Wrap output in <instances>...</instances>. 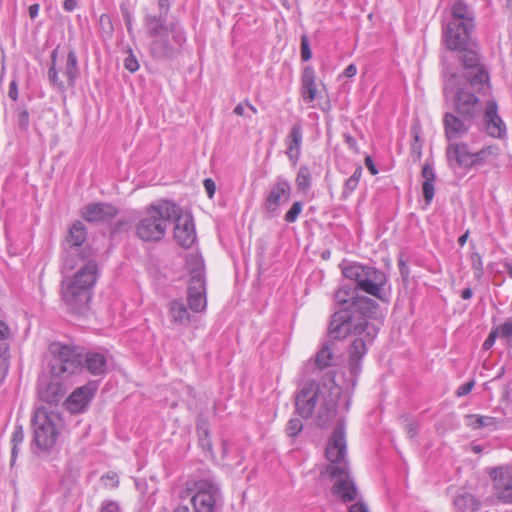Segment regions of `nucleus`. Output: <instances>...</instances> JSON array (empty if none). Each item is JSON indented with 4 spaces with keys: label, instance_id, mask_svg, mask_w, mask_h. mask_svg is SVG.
<instances>
[{
    "label": "nucleus",
    "instance_id": "nucleus-55",
    "mask_svg": "<svg viewBox=\"0 0 512 512\" xmlns=\"http://www.w3.org/2000/svg\"><path fill=\"white\" fill-rule=\"evenodd\" d=\"M344 139H345V142L347 143L348 147L357 152L358 151V148H357V141L354 137H352L351 135L349 134H344Z\"/></svg>",
    "mask_w": 512,
    "mask_h": 512
},
{
    "label": "nucleus",
    "instance_id": "nucleus-43",
    "mask_svg": "<svg viewBox=\"0 0 512 512\" xmlns=\"http://www.w3.org/2000/svg\"><path fill=\"white\" fill-rule=\"evenodd\" d=\"M301 211L302 204L300 202H294L289 211L285 214V221H287L288 223L295 222Z\"/></svg>",
    "mask_w": 512,
    "mask_h": 512
},
{
    "label": "nucleus",
    "instance_id": "nucleus-12",
    "mask_svg": "<svg viewBox=\"0 0 512 512\" xmlns=\"http://www.w3.org/2000/svg\"><path fill=\"white\" fill-rule=\"evenodd\" d=\"M50 373L55 379H67L83 370V354L75 347L52 343L49 346Z\"/></svg>",
    "mask_w": 512,
    "mask_h": 512
},
{
    "label": "nucleus",
    "instance_id": "nucleus-6",
    "mask_svg": "<svg viewBox=\"0 0 512 512\" xmlns=\"http://www.w3.org/2000/svg\"><path fill=\"white\" fill-rule=\"evenodd\" d=\"M80 261L77 272L62 281V300L74 314H83L88 309L98 272L95 260L82 258Z\"/></svg>",
    "mask_w": 512,
    "mask_h": 512
},
{
    "label": "nucleus",
    "instance_id": "nucleus-19",
    "mask_svg": "<svg viewBox=\"0 0 512 512\" xmlns=\"http://www.w3.org/2000/svg\"><path fill=\"white\" fill-rule=\"evenodd\" d=\"M96 389L97 386L94 382L75 389L64 402L67 410L71 413L83 411L93 398Z\"/></svg>",
    "mask_w": 512,
    "mask_h": 512
},
{
    "label": "nucleus",
    "instance_id": "nucleus-44",
    "mask_svg": "<svg viewBox=\"0 0 512 512\" xmlns=\"http://www.w3.org/2000/svg\"><path fill=\"white\" fill-rule=\"evenodd\" d=\"M17 123L21 130H26L29 126V113L27 109L18 107Z\"/></svg>",
    "mask_w": 512,
    "mask_h": 512
},
{
    "label": "nucleus",
    "instance_id": "nucleus-1",
    "mask_svg": "<svg viewBox=\"0 0 512 512\" xmlns=\"http://www.w3.org/2000/svg\"><path fill=\"white\" fill-rule=\"evenodd\" d=\"M451 19L442 27V41L447 50L456 53L463 77L476 90L483 88L489 75L481 62L480 48L472 38L475 16L462 0L451 7Z\"/></svg>",
    "mask_w": 512,
    "mask_h": 512
},
{
    "label": "nucleus",
    "instance_id": "nucleus-10",
    "mask_svg": "<svg viewBox=\"0 0 512 512\" xmlns=\"http://www.w3.org/2000/svg\"><path fill=\"white\" fill-rule=\"evenodd\" d=\"M328 332L331 338L337 340L345 339L350 335L365 334L369 341H373L378 333V328L358 317L354 310L339 308L331 317Z\"/></svg>",
    "mask_w": 512,
    "mask_h": 512
},
{
    "label": "nucleus",
    "instance_id": "nucleus-25",
    "mask_svg": "<svg viewBox=\"0 0 512 512\" xmlns=\"http://www.w3.org/2000/svg\"><path fill=\"white\" fill-rule=\"evenodd\" d=\"M357 338L353 341L350 347L349 356H350V366L353 373H357L360 369V360L362 357L366 354L367 343H371L372 341H369L365 334L362 335H356Z\"/></svg>",
    "mask_w": 512,
    "mask_h": 512
},
{
    "label": "nucleus",
    "instance_id": "nucleus-47",
    "mask_svg": "<svg viewBox=\"0 0 512 512\" xmlns=\"http://www.w3.org/2000/svg\"><path fill=\"white\" fill-rule=\"evenodd\" d=\"M472 266L476 270L477 277H480L483 272V263L480 255L478 253H474L472 255Z\"/></svg>",
    "mask_w": 512,
    "mask_h": 512
},
{
    "label": "nucleus",
    "instance_id": "nucleus-29",
    "mask_svg": "<svg viewBox=\"0 0 512 512\" xmlns=\"http://www.w3.org/2000/svg\"><path fill=\"white\" fill-rule=\"evenodd\" d=\"M86 368L93 375H100L105 372L106 359L100 353H86L83 355V369Z\"/></svg>",
    "mask_w": 512,
    "mask_h": 512
},
{
    "label": "nucleus",
    "instance_id": "nucleus-58",
    "mask_svg": "<svg viewBox=\"0 0 512 512\" xmlns=\"http://www.w3.org/2000/svg\"><path fill=\"white\" fill-rule=\"evenodd\" d=\"M349 512H369V511H368L367 506L364 503L356 502L355 504H353L350 507Z\"/></svg>",
    "mask_w": 512,
    "mask_h": 512
},
{
    "label": "nucleus",
    "instance_id": "nucleus-45",
    "mask_svg": "<svg viewBox=\"0 0 512 512\" xmlns=\"http://www.w3.org/2000/svg\"><path fill=\"white\" fill-rule=\"evenodd\" d=\"M128 56L124 59V67L131 73L136 72L139 69V62L135 55L132 53V50L129 49Z\"/></svg>",
    "mask_w": 512,
    "mask_h": 512
},
{
    "label": "nucleus",
    "instance_id": "nucleus-60",
    "mask_svg": "<svg viewBox=\"0 0 512 512\" xmlns=\"http://www.w3.org/2000/svg\"><path fill=\"white\" fill-rule=\"evenodd\" d=\"M398 264L402 277L406 279L409 276V268L407 264L403 260H400Z\"/></svg>",
    "mask_w": 512,
    "mask_h": 512
},
{
    "label": "nucleus",
    "instance_id": "nucleus-53",
    "mask_svg": "<svg viewBox=\"0 0 512 512\" xmlns=\"http://www.w3.org/2000/svg\"><path fill=\"white\" fill-rule=\"evenodd\" d=\"M203 185H204V188H205L208 196L210 198H212L215 193V189H216L214 181L210 178H207L204 180Z\"/></svg>",
    "mask_w": 512,
    "mask_h": 512
},
{
    "label": "nucleus",
    "instance_id": "nucleus-34",
    "mask_svg": "<svg viewBox=\"0 0 512 512\" xmlns=\"http://www.w3.org/2000/svg\"><path fill=\"white\" fill-rule=\"evenodd\" d=\"M57 55H58V50L54 49L50 55L51 65L48 70V80H49L50 84L53 87H55L58 91L65 92V83L63 80L60 79L58 70L56 68Z\"/></svg>",
    "mask_w": 512,
    "mask_h": 512
},
{
    "label": "nucleus",
    "instance_id": "nucleus-40",
    "mask_svg": "<svg viewBox=\"0 0 512 512\" xmlns=\"http://www.w3.org/2000/svg\"><path fill=\"white\" fill-rule=\"evenodd\" d=\"M9 347L5 344L0 346V382L5 378L8 371Z\"/></svg>",
    "mask_w": 512,
    "mask_h": 512
},
{
    "label": "nucleus",
    "instance_id": "nucleus-2",
    "mask_svg": "<svg viewBox=\"0 0 512 512\" xmlns=\"http://www.w3.org/2000/svg\"><path fill=\"white\" fill-rule=\"evenodd\" d=\"M340 394V386L332 381L328 384L308 381L295 396L296 411L303 418L314 416L318 426L326 427L336 416Z\"/></svg>",
    "mask_w": 512,
    "mask_h": 512
},
{
    "label": "nucleus",
    "instance_id": "nucleus-17",
    "mask_svg": "<svg viewBox=\"0 0 512 512\" xmlns=\"http://www.w3.org/2000/svg\"><path fill=\"white\" fill-rule=\"evenodd\" d=\"M290 194V184L286 180L278 178L271 186L264 202V208L269 217L276 215L279 207L290 199Z\"/></svg>",
    "mask_w": 512,
    "mask_h": 512
},
{
    "label": "nucleus",
    "instance_id": "nucleus-5",
    "mask_svg": "<svg viewBox=\"0 0 512 512\" xmlns=\"http://www.w3.org/2000/svg\"><path fill=\"white\" fill-rule=\"evenodd\" d=\"M444 77V95L446 98L452 96L455 112L465 121L474 123L481 117L483 106L476 95L485 89L489 80L479 91L474 89L463 77V72L458 74L450 67L445 58L442 59Z\"/></svg>",
    "mask_w": 512,
    "mask_h": 512
},
{
    "label": "nucleus",
    "instance_id": "nucleus-3",
    "mask_svg": "<svg viewBox=\"0 0 512 512\" xmlns=\"http://www.w3.org/2000/svg\"><path fill=\"white\" fill-rule=\"evenodd\" d=\"M144 26L151 39L149 54L154 60L168 62L180 54L186 34L177 21L168 22L162 15L147 14Z\"/></svg>",
    "mask_w": 512,
    "mask_h": 512
},
{
    "label": "nucleus",
    "instance_id": "nucleus-20",
    "mask_svg": "<svg viewBox=\"0 0 512 512\" xmlns=\"http://www.w3.org/2000/svg\"><path fill=\"white\" fill-rule=\"evenodd\" d=\"M444 129L447 139L451 142L457 140L468 133L470 125L461 116H457L451 112H447L443 119Z\"/></svg>",
    "mask_w": 512,
    "mask_h": 512
},
{
    "label": "nucleus",
    "instance_id": "nucleus-54",
    "mask_svg": "<svg viewBox=\"0 0 512 512\" xmlns=\"http://www.w3.org/2000/svg\"><path fill=\"white\" fill-rule=\"evenodd\" d=\"M498 337L497 332L493 329L487 339L483 343V348L485 350H489L493 344L495 343L496 338Z\"/></svg>",
    "mask_w": 512,
    "mask_h": 512
},
{
    "label": "nucleus",
    "instance_id": "nucleus-32",
    "mask_svg": "<svg viewBox=\"0 0 512 512\" xmlns=\"http://www.w3.org/2000/svg\"><path fill=\"white\" fill-rule=\"evenodd\" d=\"M86 236L87 233L84 224L77 221L70 227L66 240L71 248H77L83 244L86 240Z\"/></svg>",
    "mask_w": 512,
    "mask_h": 512
},
{
    "label": "nucleus",
    "instance_id": "nucleus-59",
    "mask_svg": "<svg viewBox=\"0 0 512 512\" xmlns=\"http://www.w3.org/2000/svg\"><path fill=\"white\" fill-rule=\"evenodd\" d=\"M77 7L76 0H65L63 3V8L67 12H72Z\"/></svg>",
    "mask_w": 512,
    "mask_h": 512
},
{
    "label": "nucleus",
    "instance_id": "nucleus-27",
    "mask_svg": "<svg viewBox=\"0 0 512 512\" xmlns=\"http://www.w3.org/2000/svg\"><path fill=\"white\" fill-rule=\"evenodd\" d=\"M352 306L354 313L365 320L373 316L378 308V304L366 296H358L356 301L352 302Z\"/></svg>",
    "mask_w": 512,
    "mask_h": 512
},
{
    "label": "nucleus",
    "instance_id": "nucleus-4",
    "mask_svg": "<svg viewBox=\"0 0 512 512\" xmlns=\"http://www.w3.org/2000/svg\"><path fill=\"white\" fill-rule=\"evenodd\" d=\"M346 446L344 425L339 422L333 430L325 450L326 458L330 462L326 467V472L336 479L332 492L343 502H352L357 498V488L349 474Z\"/></svg>",
    "mask_w": 512,
    "mask_h": 512
},
{
    "label": "nucleus",
    "instance_id": "nucleus-22",
    "mask_svg": "<svg viewBox=\"0 0 512 512\" xmlns=\"http://www.w3.org/2000/svg\"><path fill=\"white\" fill-rule=\"evenodd\" d=\"M301 96L305 103H312L317 96L316 75L312 66H305L301 75Z\"/></svg>",
    "mask_w": 512,
    "mask_h": 512
},
{
    "label": "nucleus",
    "instance_id": "nucleus-23",
    "mask_svg": "<svg viewBox=\"0 0 512 512\" xmlns=\"http://www.w3.org/2000/svg\"><path fill=\"white\" fill-rule=\"evenodd\" d=\"M116 209L108 204H90L85 207L82 216L89 222H100L116 215Z\"/></svg>",
    "mask_w": 512,
    "mask_h": 512
},
{
    "label": "nucleus",
    "instance_id": "nucleus-48",
    "mask_svg": "<svg viewBox=\"0 0 512 512\" xmlns=\"http://www.w3.org/2000/svg\"><path fill=\"white\" fill-rule=\"evenodd\" d=\"M358 186V182L355 181V179H352L351 177L346 180L344 190H343V196L348 197Z\"/></svg>",
    "mask_w": 512,
    "mask_h": 512
},
{
    "label": "nucleus",
    "instance_id": "nucleus-30",
    "mask_svg": "<svg viewBox=\"0 0 512 512\" xmlns=\"http://www.w3.org/2000/svg\"><path fill=\"white\" fill-rule=\"evenodd\" d=\"M302 142V128L299 124L294 125L288 136L287 155L290 160H297L300 156V146Z\"/></svg>",
    "mask_w": 512,
    "mask_h": 512
},
{
    "label": "nucleus",
    "instance_id": "nucleus-21",
    "mask_svg": "<svg viewBox=\"0 0 512 512\" xmlns=\"http://www.w3.org/2000/svg\"><path fill=\"white\" fill-rule=\"evenodd\" d=\"M38 394L42 401L50 404H56L61 401L65 394L66 389L59 381H40L38 387Z\"/></svg>",
    "mask_w": 512,
    "mask_h": 512
},
{
    "label": "nucleus",
    "instance_id": "nucleus-50",
    "mask_svg": "<svg viewBox=\"0 0 512 512\" xmlns=\"http://www.w3.org/2000/svg\"><path fill=\"white\" fill-rule=\"evenodd\" d=\"M158 2V8H159V14L158 15H162L163 17H166L167 18V14L170 10V0H157Z\"/></svg>",
    "mask_w": 512,
    "mask_h": 512
},
{
    "label": "nucleus",
    "instance_id": "nucleus-11",
    "mask_svg": "<svg viewBox=\"0 0 512 512\" xmlns=\"http://www.w3.org/2000/svg\"><path fill=\"white\" fill-rule=\"evenodd\" d=\"M60 414L45 407H38L32 419L33 440L40 450L51 449L63 429Z\"/></svg>",
    "mask_w": 512,
    "mask_h": 512
},
{
    "label": "nucleus",
    "instance_id": "nucleus-56",
    "mask_svg": "<svg viewBox=\"0 0 512 512\" xmlns=\"http://www.w3.org/2000/svg\"><path fill=\"white\" fill-rule=\"evenodd\" d=\"M207 437H208V430L205 429L202 432H200V443H201L202 447L210 450L211 444H210L209 440L207 439Z\"/></svg>",
    "mask_w": 512,
    "mask_h": 512
},
{
    "label": "nucleus",
    "instance_id": "nucleus-16",
    "mask_svg": "<svg viewBox=\"0 0 512 512\" xmlns=\"http://www.w3.org/2000/svg\"><path fill=\"white\" fill-rule=\"evenodd\" d=\"M175 222L174 238L176 242L184 247L189 248L196 239V233L192 217L189 214H182V210L178 206L177 214L171 218Z\"/></svg>",
    "mask_w": 512,
    "mask_h": 512
},
{
    "label": "nucleus",
    "instance_id": "nucleus-61",
    "mask_svg": "<svg viewBox=\"0 0 512 512\" xmlns=\"http://www.w3.org/2000/svg\"><path fill=\"white\" fill-rule=\"evenodd\" d=\"M357 73V68L354 64L348 65L344 70V75L348 78L355 76Z\"/></svg>",
    "mask_w": 512,
    "mask_h": 512
},
{
    "label": "nucleus",
    "instance_id": "nucleus-38",
    "mask_svg": "<svg viewBox=\"0 0 512 512\" xmlns=\"http://www.w3.org/2000/svg\"><path fill=\"white\" fill-rule=\"evenodd\" d=\"M494 330L497 332L498 337L505 339L507 344L512 346V318H508Z\"/></svg>",
    "mask_w": 512,
    "mask_h": 512
},
{
    "label": "nucleus",
    "instance_id": "nucleus-46",
    "mask_svg": "<svg viewBox=\"0 0 512 512\" xmlns=\"http://www.w3.org/2000/svg\"><path fill=\"white\" fill-rule=\"evenodd\" d=\"M312 57V52L310 49V43L307 35L301 36V59L302 61H308Z\"/></svg>",
    "mask_w": 512,
    "mask_h": 512
},
{
    "label": "nucleus",
    "instance_id": "nucleus-35",
    "mask_svg": "<svg viewBox=\"0 0 512 512\" xmlns=\"http://www.w3.org/2000/svg\"><path fill=\"white\" fill-rule=\"evenodd\" d=\"M315 361L319 369H325L332 365L334 356L328 344H325L321 347L316 355Z\"/></svg>",
    "mask_w": 512,
    "mask_h": 512
},
{
    "label": "nucleus",
    "instance_id": "nucleus-39",
    "mask_svg": "<svg viewBox=\"0 0 512 512\" xmlns=\"http://www.w3.org/2000/svg\"><path fill=\"white\" fill-rule=\"evenodd\" d=\"M412 133L413 141L410 147V156L413 160H418L422 157V143L420 141L419 133L415 127L412 129Z\"/></svg>",
    "mask_w": 512,
    "mask_h": 512
},
{
    "label": "nucleus",
    "instance_id": "nucleus-52",
    "mask_svg": "<svg viewBox=\"0 0 512 512\" xmlns=\"http://www.w3.org/2000/svg\"><path fill=\"white\" fill-rule=\"evenodd\" d=\"M100 512H120V509L116 502L107 501L102 504Z\"/></svg>",
    "mask_w": 512,
    "mask_h": 512
},
{
    "label": "nucleus",
    "instance_id": "nucleus-63",
    "mask_svg": "<svg viewBox=\"0 0 512 512\" xmlns=\"http://www.w3.org/2000/svg\"><path fill=\"white\" fill-rule=\"evenodd\" d=\"M105 480H109L111 481V486L112 487H115L118 485V477L115 473H108L105 477H104Z\"/></svg>",
    "mask_w": 512,
    "mask_h": 512
},
{
    "label": "nucleus",
    "instance_id": "nucleus-14",
    "mask_svg": "<svg viewBox=\"0 0 512 512\" xmlns=\"http://www.w3.org/2000/svg\"><path fill=\"white\" fill-rule=\"evenodd\" d=\"M482 125L484 131L491 137L504 139L507 136V127L498 113V104L495 100H488L482 111Z\"/></svg>",
    "mask_w": 512,
    "mask_h": 512
},
{
    "label": "nucleus",
    "instance_id": "nucleus-36",
    "mask_svg": "<svg viewBox=\"0 0 512 512\" xmlns=\"http://www.w3.org/2000/svg\"><path fill=\"white\" fill-rule=\"evenodd\" d=\"M24 440V432L21 425L15 426V429L12 433L11 443H12V451H11V464L14 463L18 451L19 446L23 443Z\"/></svg>",
    "mask_w": 512,
    "mask_h": 512
},
{
    "label": "nucleus",
    "instance_id": "nucleus-9",
    "mask_svg": "<svg viewBox=\"0 0 512 512\" xmlns=\"http://www.w3.org/2000/svg\"><path fill=\"white\" fill-rule=\"evenodd\" d=\"M342 273L347 279L356 283L357 289H361L383 302L389 301V296L385 292L388 279L383 271L374 267L351 263L342 267Z\"/></svg>",
    "mask_w": 512,
    "mask_h": 512
},
{
    "label": "nucleus",
    "instance_id": "nucleus-57",
    "mask_svg": "<svg viewBox=\"0 0 512 512\" xmlns=\"http://www.w3.org/2000/svg\"><path fill=\"white\" fill-rule=\"evenodd\" d=\"M121 11H122V14H123V18H124L127 30H128V32H130L131 29H132L131 15H130L129 11L127 9H124L123 7H121Z\"/></svg>",
    "mask_w": 512,
    "mask_h": 512
},
{
    "label": "nucleus",
    "instance_id": "nucleus-64",
    "mask_svg": "<svg viewBox=\"0 0 512 512\" xmlns=\"http://www.w3.org/2000/svg\"><path fill=\"white\" fill-rule=\"evenodd\" d=\"M28 11H29L30 18L34 19L38 15L39 4H32V5H30Z\"/></svg>",
    "mask_w": 512,
    "mask_h": 512
},
{
    "label": "nucleus",
    "instance_id": "nucleus-24",
    "mask_svg": "<svg viewBox=\"0 0 512 512\" xmlns=\"http://www.w3.org/2000/svg\"><path fill=\"white\" fill-rule=\"evenodd\" d=\"M422 181V193L427 205L431 204L434 195H435V187L434 183L436 181V173L434 167L430 163H426L423 165L421 170Z\"/></svg>",
    "mask_w": 512,
    "mask_h": 512
},
{
    "label": "nucleus",
    "instance_id": "nucleus-49",
    "mask_svg": "<svg viewBox=\"0 0 512 512\" xmlns=\"http://www.w3.org/2000/svg\"><path fill=\"white\" fill-rule=\"evenodd\" d=\"M474 384H475L474 380H471V381H468L467 383L461 385L457 389V395L465 396V395L469 394L471 392V390L473 389Z\"/></svg>",
    "mask_w": 512,
    "mask_h": 512
},
{
    "label": "nucleus",
    "instance_id": "nucleus-62",
    "mask_svg": "<svg viewBox=\"0 0 512 512\" xmlns=\"http://www.w3.org/2000/svg\"><path fill=\"white\" fill-rule=\"evenodd\" d=\"M406 433L409 438H414L417 434V426L414 423H410L406 426Z\"/></svg>",
    "mask_w": 512,
    "mask_h": 512
},
{
    "label": "nucleus",
    "instance_id": "nucleus-42",
    "mask_svg": "<svg viewBox=\"0 0 512 512\" xmlns=\"http://www.w3.org/2000/svg\"><path fill=\"white\" fill-rule=\"evenodd\" d=\"M302 429H303L302 421L298 418H293V419L289 420V422L287 424L286 431L290 437H294V436H297L302 431Z\"/></svg>",
    "mask_w": 512,
    "mask_h": 512
},
{
    "label": "nucleus",
    "instance_id": "nucleus-15",
    "mask_svg": "<svg viewBox=\"0 0 512 512\" xmlns=\"http://www.w3.org/2000/svg\"><path fill=\"white\" fill-rule=\"evenodd\" d=\"M191 498L195 512H213L219 498V488L209 481H199Z\"/></svg>",
    "mask_w": 512,
    "mask_h": 512
},
{
    "label": "nucleus",
    "instance_id": "nucleus-28",
    "mask_svg": "<svg viewBox=\"0 0 512 512\" xmlns=\"http://www.w3.org/2000/svg\"><path fill=\"white\" fill-rule=\"evenodd\" d=\"M358 296V289L356 286L350 287L343 285L336 291L334 299L340 308H348L353 310L352 302H355Z\"/></svg>",
    "mask_w": 512,
    "mask_h": 512
},
{
    "label": "nucleus",
    "instance_id": "nucleus-41",
    "mask_svg": "<svg viewBox=\"0 0 512 512\" xmlns=\"http://www.w3.org/2000/svg\"><path fill=\"white\" fill-rule=\"evenodd\" d=\"M12 338L13 332L4 321L0 320V346L6 344L9 347V342Z\"/></svg>",
    "mask_w": 512,
    "mask_h": 512
},
{
    "label": "nucleus",
    "instance_id": "nucleus-33",
    "mask_svg": "<svg viewBox=\"0 0 512 512\" xmlns=\"http://www.w3.org/2000/svg\"><path fill=\"white\" fill-rule=\"evenodd\" d=\"M466 425L473 430L485 427L495 429L497 427V420L490 416L472 414L466 416Z\"/></svg>",
    "mask_w": 512,
    "mask_h": 512
},
{
    "label": "nucleus",
    "instance_id": "nucleus-8",
    "mask_svg": "<svg viewBox=\"0 0 512 512\" xmlns=\"http://www.w3.org/2000/svg\"><path fill=\"white\" fill-rule=\"evenodd\" d=\"M178 206L166 200L157 201L149 206L143 218L138 222L136 233L143 241H159L166 232L171 218L177 214Z\"/></svg>",
    "mask_w": 512,
    "mask_h": 512
},
{
    "label": "nucleus",
    "instance_id": "nucleus-37",
    "mask_svg": "<svg viewBox=\"0 0 512 512\" xmlns=\"http://www.w3.org/2000/svg\"><path fill=\"white\" fill-rule=\"evenodd\" d=\"M297 187L301 191H307L311 185V173L306 166H302L296 178Z\"/></svg>",
    "mask_w": 512,
    "mask_h": 512
},
{
    "label": "nucleus",
    "instance_id": "nucleus-31",
    "mask_svg": "<svg viewBox=\"0 0 512 512\" xmlns=\"http://www.w3.org/2000/svg\"><path fill=\"white\" fill-rule=\"evenodd\" d=\"M454 505L460 512H476L480 502L470 493L459 494L454 499Z\"/></svg>",
    "mask_w": 512,
    "mask_h": 512
},
{
    "label": "nucleus",
    "instance_id": "nucleus-26",
    "mask_svg": "<svg viewBox=\"0 0 512 512\" xmlns=\"http://www.w3.org/2000/svg\"><path fill=\"white\" fill-rule=\"evenodd\" d=\"M63 76L66 78V81H64L65 91L68 88H74L76 81L80 77L78 58L76 52L73 49L68 51L66 64L63 69Z\"/></svg>",
    "mask_w": 512,
    "mask_h": 512
},
{
    "label": "nucleus",
    "instance_id": "nucleus-51",
    "mask_svg": "<svg viewBox=\"0 0 512 512\" xmlns=\"http://www.w3.org/2000/svg\"><path fill=\"white\" fill-rule=\"evenodd\" d=\"M8 96L13 101L18 99V83L15 79L11 80L9 83Z\"/></svg>",
    "mask_w": 512,
    "mask_h": 512
},
{
    "label": "nucleus",
    "instance_id": "nucleus-13",
    "mask_svg": "<svg viewBox=\"0 0 512 512\" xmlns=\"http://www.w3.org/2000/svg\"><path fill=\"white\" fill-rule=\"evenodd\" d=\"M496 497L504 503H512V464L488 470Z\"/></svg>",
    "mask_w": 512,
    "mask_h": 512
},
{
    "label": "nucleus",
    "instance_id": "nucleus-7",
    "mask_svg": "<svg viewBox=\"0 0 512 512\" xmlns=\"http://www.w3.org/2000/svg\"><path fill=\"white\" fill-rule=\"evenodd\" d=\"M188 307L182 299L171 300L168 314L171 322L178 326H188L191 322V312L202 313L207 307L206 281L202 271H194L187 288Z\"/></svg>",
    "mask_w": 512,
    "mask_h": 512
},
{
    "label": "nucleus",
    "instance_id": "nucleus-18",
    "mask_svg": "<svg viewBox=\"0 0 512 512\" xmlns=\"http://www.w3.org/2000/svg\"><path fill=\"white\" fill-rule=\"evenodd\" d=\"M499 148L497 146H489L481 150L473 151L467 144L450 143L446 149L447 160H465L473 158V160H483L487 156L497 157Z\"/></svg>",
    "mask_w": 512,
    "mask_h": 512
}]
</instances>
